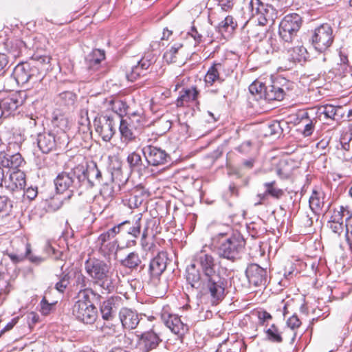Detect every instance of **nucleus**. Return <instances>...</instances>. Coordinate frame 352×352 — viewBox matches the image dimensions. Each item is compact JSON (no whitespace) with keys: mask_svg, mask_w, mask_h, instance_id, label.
<instances>
[{"mask_svg":"<svg viewBox=\"0 0 352 352\" xmlns=\"http://www.w3.org/2000/svg\"><path fill=\"white\" fill-rule=\"evenodd\" d=\"M192 261L200 269L203 278L221 272L217 266V259L211 252H208L204 248L194 254Z\"/></svg>","mask_w":352,"mask_h":352,"instance_id":"obj_10","label":"nucleus"},{"mask_svg":"<svg viewBox=\"0 0 352 352\" xmlns=\"http://www.w3.org/2000/svg\"><path fill=\"white\" fill-rule=\"evenodd\" d=\"M36 143L39 150L47 154L57 149H65L69 141L68 136L65 132L55 134L45 131L38 134Z\"/></svg>","mask_w":352,"mask_h":352,"instance_id":"obj_5","label":"nucleus"},{"mask_svg":"<svg viewBox=\"0 0 352 352\" xmlns=\"http://www.w3.org/2000/svg\"><path fill=\"white\" fill-rule=\"evenodd\" d=\"M23 102L24 99L20 92L0 91L1 117L8 118L14 116L18 113V109Z\"/></svg>","mask_w":352,"mask_h":352,"instance_id":"obj_13","label":"nucleus"},{"mask_svg":"<svg viewBox=\"0 0 352 352\" xmlns=\"http://www.w3.org/2000/svg\"><path fill=\"white\" fill-rule=\"evenodd\" d=\"M141 219L142 214H139L133 225L130 223L129 226L125 227L124 232L131 234L135 238H138L141 232Z\"/></svg>","mask_w":352,"mask_h":352,"instance_id":"obj_53","label":"nucleus"},{"mask_svg":"<svg viewBox=\"0 0 352 352\" xmlns=\"http://www.w3.org/2000/svg\"><path fill=\"white\" fill-rule=\"evenodd\" d=\"M236 150L244 155L250 154L252 150V143L250 140L245 141L237 147Z\"/></svg>","mask_w":352,"mask_h":352,"instance_id":"obj_61","label":"nucleus"},{"mask_svg":"<svg viewBox=\"0 0 352 352\" xmlns=\"http://www.w3.org/2000/svg\"><path fill=\"white\" fill-rule=\"evenodd\" d=\"M99 329L104 336L117 337L120 334L118 324L112 323L111 320H105L103 324L99 327Z\"/></svg>","mask_w":352,"mask_h":352,"instance_id":"obj_49","label":"nucleus"},{"mask_svg":"<svg viewBox=\"0 0 352 352\" xmlns=\"http://www.w3.org/2000/svg\"><path fill=\"white\" fill-rule=\"evenodd\" d=\"M126 162L132 172L142 175L147 170L148 166L143 163L140 154L132 152L127 156Z\"/></svg>","mask_w":352,"mask_h":352,"instance_id":"obj_34","label":"nucleus"},{"mask_svg":"<svg viewBox=\"0 0 352 352\" xmlns=\"http://www.w3.org/2000/svg\"><path fill=\"white\" fill-rule=\"evenodd\" d=\"M21 248L24 249V252L17 248L15 251L6 252V255L9 257L14 264H18L26 259L28 254L32 252L31 245L29 243H21Z\"/></svg>","mask_w":352,"mask_h":352,"instance_id":"obj_36","label":"nucleus"},{"mask_svg":"<svg viewBox=\"0 0 352 352\" xmlns=\"http://www.w3.org/2000/svg\"><path fill=\"white\" fill-rule=\"evenodd\" d=\"M119 318L124 329H134L140 322L138 313L131 309L122 307L119 311Z\"/></svg>","mask_w":352,"mask_h":352,"instance_id":"obj_27","label":"nucleus"},{"mask_svg":"<svg viewBox=\"0 0 352 352\" xmlns=\"http://www.w3.org/2000/svg\"><path fill=\"white\" fill-rule=\"evenodd\" d=\"M302 24V16L297 13L285 15L279 24L278 34L283 42L291 44Z\"/></svg>","mask_w":352,"mask_h":352,"instance_id":"obj_6","label":"nucleus"},{"mask_svg":"<svg viewBox=\"0 0 352 352\" xmlns=\"http://www.w3.org/2000/svg\"><path fill=\"white\" fill-rule=\"evenodd\" d=\"M346 211L347 212V214L349 213V212L342 206H340L339 208H334L328 222L343 223V217Z\"/></svg>","mask_w":352,"mask_h":352,"instance_id":"obj_57","label":"nucleus"},{"mask_svg":"<svg viewBox=\"0 0 352 352\" xmlns=\"http://www.w3.org/2000/svg\"><path fill=\"white\" fill-rule=\"evenodd\" d=\"M142 152L148 165L157 166L167 163L170 160L169 155L157 146L148 145L142 148Z\"/></svg>","mask_w":352,"mask_h":352,"instance_id":"obj_20","label":"nucleus"},{"mask_svg":"<svg viewBox=\"0 0 352 352\" xmlns=\"http://www.w3.org/2000/svg\"><path fill=\"white\" fill-rule=\"evenodd\" d=\"M263 45H265L264 47L267 54L278 52L280 50L278 45L276 38L272 36L263 42Z\"/></svg>","mask_w":352,"mask_h":352,"instance_id":"obj_58","label":"nucleus"},{"mask_svg":"<svg viewBox=\"0 0 352 352\" xmlns=\"http://www.w3.org/2000/svg\"><path fill=\"white\" fill-rule=\"evenodd\" d=\"M155 62V58L151 53L145 54L135 65L131 67V72H127L126 77L130 81L136 80L140 76H144L152 64Z\"/></svg>","mask_w":352,"mask_h":352,"instance_id":"obj_23","label":"nucleus"},{"mask_svg":"<svg viewBox=\"0 0 352 352\" xmlns=\"http://www.w3.org/2000/svg\"><path fill=\"white\" fill-rule=\"evenodd\" d=\"M266 339L271 342L281 343L283 342V337L281 332L275 324H272L269 329L265 331Z\"/></svg>","mask_w":352,"mask_h":352,"instance_id":"obj_51","label":"nucleus"},{"mask_svg":"<svg viewBox=\"0 0 352 352\" xmlns=\"http://www.w3.org/2000/svg\"><path fill=\"white\" fill-rule=\"evenodd\" d=\"M54 184L58 193L69 191L67 197L70 198L74 190L81 186L80 181L78 179V173L76 172V167L69 173L62 172L59 173L54 179Z\"/></svg>","mask_w":352,"mask_h":352,"instance_id":"obj_14","label":"nucleus"},{"mask_svg":"<svg viewBox=\"0 0 352 352\" xmlns=\"http://www.w3.org/2000/svg\"><path fill=\"white\" fill-rule=\"evenodd\" d=\"M120 263L123 267L131 271L137 270L139 267L143 269L144 267L140 254L135 251L129 253Z\"/></svg>","mask_w":352,"mask_h":352,"instance_id":"obj_33","label":"nucleus"},{"mask_svg":"<svg viewBox=\"0 0 352 352\" xmlns=\"http://www.w3.org/2000/svg\"><path fill=\"white\" fill-rule=\"evenodd\" d=\"M265 85L260 82L255 81L249 86V91L252 96V100L256 101L263 100V90Z\"/></svg>","mask_w":352,"mask_h":352,"instance_id":"obj_50","label":"nucleus"},{"mask_svg":"<svg viewBox=\"0 0 352 352\" xmlns=\"http://www.w3.org/2000/svg\"><path fill=\"white\" fill-rule=\"evenodd\" d=\"M97 247L98 252L106 258L114 252L116 243H98Z\"/></svg>","mask_w":352,"mask_h":352,"instance_id":"obj_56","label":"nucleus"},{"mask_svg":"<svg viewBox=\"0 0 352 352\" xmlns=\"http://www.w3.org/2000/svg\"><path fill=\"white\" fill-rule=\"evenodd\" d=\"M63 204V199L60 195H56L50 199L49 207L53 210L59 209Z\"/></svg>","mask_w":352,"mask_h":352,"instance_id":"obj_63","label":"nucleus"},{"mask_svg":"<svg viewBox=\"0 0 352 352\" xmlns=\"http://www.w3.org/2000/svg\"><path fill=\"white\" fill-rule=\"evenodd\" d=\"M117 122L114 116H101L94 121L95 131L103 141L109 142L116 133Z\"/></svg>","mask_w":352,"mask_h":352,"instance_id":"obj_15","label":"nucleus"},{"mask_svg":"<svg viewBox=\"0 0 352 352\" xmlns=\"http://www.w3.org/2000/svg\"><path fill=\"white\" fill-rule=\"evenodd\" d=\"M122 202L129 208L139 207L144 201L142 192L138 189H133L130 192L121 194Z\"/></svg>","mask_w":352,"mask_h":352,"instance_id":"obj_30","label":"nucleus"},{"mask_svg":"<svg viewBox=\"0 0 352 352\" xmlns=\"http://www.w3.org/2000/svg\"><path fill=\"white\" fill-rule=\"evenodd\" d=\"M26 185V177L20 169L6 170L0 167V187L10 192L24 190Z\"/></svg>","mask_w":352,"mask_h":352,"instance_id":"obj_8","label":"nucleus"},{"mask_svg":"<svg viewBox=\"0 0 352 352\" xmlns=\"http://www.w3.org/2000/svg\"><path fill=\"white\" fill-rule=\"evenodd\" d=\"M228 281L221 272L203 278L201 289L212 305H218L228 293Z\"/></svg>","mask_w":352,"mask_h":352,"instance_id":"obj_1","label":"nucleus"},{"mask_svg":"<svg viewBox=\"0 0 352 352\" xmlns=\"http://www.w3.org/2000/svg\"><path fill=\"white\" fill-rule=\"evenodd\" d=\"M160 315L164 324L179 339H182L184 335L188 333V324L184 323L178 315L173 314L168 305L162 307Z\"/></svg>","mask_w":352,"mask_h":352,"instance_id":"obj_12","label":"nucleus"},{"mask_svg":"<svg viewBox=\"0 0 352 352\" xmlns=\"http://www.w3.org/2000/svg\"><path fill=\"white\" fill-rule=\"evenodd\" d=\"M76 95L69 91L60 93L58 96V101L63 105L69 106L74 104L76 100Z\"/></svg>","mask_w":352,"mask_h":352,"instance_id":"obj_55","label":"nucleus"},{"mask_svg":"<svg viewBox=\"0 0 352 352\" xmlns=\"http://www.w3.org/2000/svg\"><path fill=\"white\" fill-rule=\"evenodd\" d=\"M6 45L8 52L14 58L20 56L21 53L27 49L25 43L19 38L12 40L9 42L8 41Z\"/></svg>","mask_w":352,"mask_h":352,"instance_id":"obj_38","label":"nucleus"},{"mask_svg":"<svg viewBox=\"0 0 352 352\" xmlns=\"http://www.w3.org/2000/svg\"><path fill=\"white\" fill-rule=\"evenodd\" d=\"M128 114L129 116L125 119L140 131L146 123L143 111L142 110L135 111L129 112Z\"/></svg>","mask_w":352,"mask_h":352,"instance_id":"obj_43","label":"nucleus"},{"mask_svg":"<svg viewBox=\"0 0 352 352\" xmlns=\"http://www.w3.org/2000/svg\"><path fill=\"white\" fill-rule=\"evenodd\" d=\"M289 54L291 58L294 61H305L308 57L307 49L302 45H298L293 47H284Z\"/></svg>","mask_w":352,"mask_h":352,"instance_id":"obj_39","label":"nucleus"},{"mask_svg":"<svg viewBox=\"0 0 352 352\" xmlns=\"http://www.w3.org/2000/svg\"><path fill=\"white\" fill-rule=\"evenodd\" d=\"M76 170L78 173L81 186L86 188H92L102 182V173L96 163L87 166L86 168L83 166H77Z\"/></svg>","mask_w":352,"mask_h":352,"instance_id":"obj_16","label":"nucleus"},{"mask_svg":"<svg viewBox=\"0 0 352 352\" xmlns=\"http://www.w3.org/2000/svg\"><path fill=\"white\" fill-rule=\"evenodd\" d=\"M237 26V23L234 21L232 16H227L225 19L219 23L218 28L219 31L232 32Z\"/></svg>","mask_w":352,"mask_h":352,"instance_id":"obj_54","label":"nucleus"},{"mask_svg":"<svg viewBox=\"0 0 352 352\" xmlns=\"http://www.w3.org/2000/svg\"><path fill=\"white\" fill-rule=\"evenodd\" d=\"M282 124H287L285 122L274 120L263 126V132L265 136L280 135L283 132Z\"/></svg>","mask_w":352,"mask_h":352,"instance_id":"obj_40","label":"nucleus"},{"mask_svg":"<svg viewBox=\"0 0 352 352\" xmlns=\"http://www.w3.org/2000/svg\"><path fill=\"white\" fill-rule=\"evenodd\" d=\"M333 39V29L331 25L323 23L314 29L310 41L317 51L324 52L331 47Z\"/></svg>","mask_w":352,"mask_h":352,"instance_id":"obj_9","label":"nucleus"},{"mask_svg":"<svg viewBox=\"0 0 352 352\" xmlns=\"http://www.w3.org/2000/svg\"><path fill=\"white\" fill-rule=\"evenodd\" d=\"M167 254L165 252H159L153 257L149 263L148 273L151 278H158L166 269Z\"/></svg>","mask_w":352,"mask_h":352,"instance_id":"obj_25","label":"nucleus"},{"mask_svg":"<svg viewBox=\"0 0 352 352\" xmlns=\"http://www.w3.org/2000/svg\"><path fill=\"white\" fill-rule=\"evenodd\" d=\"M195 262L187 266L186 270V279L190 286L195 289L201 288L203 285V276L200 273V269L197 267Z\"/></svg>","mask_w":352,"mask_h":352,"instance_id":"obj_29","label":"nucleus"},{"mask_svg":"<svg viewBox=\"0 0 352 352\" xmlns=\"http://www.w3.org/2000/svg\"><path fill=\"white\" fill-rule=\"evenodd\" d=\"M76 294V297L78 298V299L74 302V304H78L80 302H82L85 305H94L91 301V296L97 298L98 300L101 298V296L95 290H94L91 287L81 292H78Z\"/></svg>","mask_w":352,"mask_h":352,"instance_id":"obj_41","label":"nucleus"},{"mask_svg":"<svg viewBox=\"0 0 352 352\" xmlns=\"http://www.w3.org/2000/svg\"><path fill=\"white\" fill-rule=\"evenodd\" d=\"M104 104L108 109H111V111L115 113L114 116L116 118V121L124 119L122 117L127 113L128 106L126 102L119 99H106Z\"/></svg>","mask_w":352,"mask_h":352,"instance_id":"obj_32","label":"nucleus"},{"mask_svg":"<svg viewBox=\"0 0 352 352\" xmlns=\"http://www.w3.org/2000/svg\"><path fill=\"white\" fill-rule=\"evenodd\" d=\"M183 45L179 43H175L170 49L166 50L163 56V58L168 64L175 63L177 62V56L179 54V50Z\"/></svg>","mask_w":352,"mask_h":352,"instance_id":"obj_45","label":"nucleus"},{"mask_svg":"<svg viewBox=\"0 0 352 352\" xmlns=\"http://www.w3.org/2000/svg\"><path fill=\"white\" fill-rule=\"evenodd\" d=\"M284 89L276 85H270L264 87L263 101H280L284 98Z\"/></svg>","mask_w":352,"mask_h":352,"instance_id":"obj_35","label":"nucleus"},{"mask_svg":"<svg viewBox=\"0 0 352 352\" xmlns=\"http://www.w3.org/2000/svg\"><path fill=\"white\" fill-rule=\"evenodd\" d=\"M339 109L340 107H338L327 104L319 107L317 113L320 116L324 115L325 118L335 119L334 117L336 115L337 110Z\"/></svg>","mask_w":352,"mask_h":352,"instance_id":"obj_52","label":"nucleus"},{"mask_svg":"<svg viewBox=\"0 0 352 352\" xmlns=\"http://www.w3.org/2000/svg\"><path fill=\"white\" fill-rule=\"evenodd\" d=\"M245 275L249 283L255 287L265 286L267 283V270L258 264H250L246 268Z\"/></svg>","mask_w":352,"mask_h":352,"instance_id":"obj_22","label":"nucleus"},{"mask_svg":"<svg viewBox=\"0 0 352 352\" xmlns=\"http://www.w3.org/2000/svg\"><path fill=\"white\" fill-rule=\"evenodd\" d=\"M287 324L289 328L294 330L301 325V322L298 317L296 314H294L288 318Z\"/></svg>","mask_w":352,"mask_h":352,"instance_id":"obj_64","label":"nucleus"},{"mask_svg":"<svg viewBox=\"0 0 352 352\" xmlns=\"http://www.w3.org/2000/svg\"><path fill=\"white\" fill-rule=\"evenodd\" d=\"M19 144L16 142H9L5 148L0 151V167L11 170H16L25 164L21 154L18 151Z\"/></svg>","mask_w":352,"mask_h":352,"instance_id":"obj_7","label":"nucleus"},{"mask_svg":"<svg viewBox=\"0 0 352 352\" xmlns=\"http://www.w3.org/2000/svg\"><path fill=\"white\" fill-rule=\"evenodd\" d=\"M122 304L120 296H113L103 301L100 306V311L104 320H111Z\"/></svg>","mask_w":352,"mask_h":352,"instance_id":"obj_24","label":"nucleus"},{"mask_svg":"<svg viewBox=\"0 0 352 352\" xmlns=\"http://www.w3.org/2000/svg\"><path fill=\"white\" fill-rule=\"evenodd\" d=\"M266 193L274 199H279L284 195V190L277 186L275 180L263 184Z\"/></svg>","mask_w":352,"mask_h":352,"instance_id":"obj_46","label":"nucleus"},{"mask_svg":"<svg viewBox=\"0 0 352 352\" xmlns=\"http://www.w3.org/2000/svg\"><path fill=\"white\" fill-rule=\"evenodd\" d=\"M199 94V91L195 86L184 88L180 91V95L177 98L175 104L177 107L188 106L189 102L197 100Z\"/></svg>","mask_w":352,"mask_h":352,"instance_id":"obj_31","label":"nucleus"},{"mask_svg":"<svg viewBox=\"0 0 352 352\" xmlns=\"http://www.w3.org/2000/svg\"><path fill=\"white\" fill-rule=\"evenodd\" d=\"M114 237L111 235V234L107 230L106 232L100 234L97 239L96 243H116V241H113Z\"/></svg>","mask_w":352,"mask_h":352,"instance_id":"obj_62","label":"nucleus"},{"mask_svg":"<svg viewBox=\"0 0 352 352\" xmlns=\"http://www.w3.org/2000/svg\"><path fill=\"white\" fill-rule=\"evenodd\" d=\"M119 121V131L120 133L121 142L127 144L134 141L140 131L135 126H133L125 118L120 119Z\"/></svg>","mask_w":352,"mask_h":352,"instance_id":"obj_26","label":"nucleus"},{"mask_svg":"<svg viewBox=\"0 0 352 352\" xmlns=\"http://www.w3.org/2000/svg\"><path fill=\"white\" fill-rule=\"evenodd\" d=\"M72 311L78 320L85 324H93L98 317L97 309L94 305H85L80 302L74 304Z\"/></svg>","mask_w":352,"mask_h":352,"instance_id":"obj_18","label":"nucleus"},{"mask_svg":"<svg viewBox=\"0 0 352 352\" xmlns=\"http://www.w3.org/2000/svg\"><path fill=\"white\" fill-rule=\"evenodd\" d=\"M41 64L39 60L18 64L12 72L16 83L24 85L30 82L34 84L42 80L45 75L40 68Z\"/></svg>","mask_w":352,"mask_h":352,"instance_id":"obj_3","label":"nucleus"},{"mask_svg":"<svg viewBox=\"0 0 352 352\" xmlns=\"http://www.w3.org/2000/svg\"><path fill=\"white\" fill-rule=\"evenodd\" d=\"M135 349L138 352H149L155 349L162 342L160 334L154 328L138 335Z\"/></svg>","mask_w":352,"mask_h":352,"instance_id":"obj_17","label":"nucleus"},{"mask_svg":"<svg viewBox=\"0 0 352 352\" xmlns=\"http://www.w3.org/2000/svg\"><path fill=\"white\" fill-rule=\"evenodd\" d=\"M230 60H224L221 62L214 63L208 69L205 76V82L208 86H212L216 81H223L221 74L225 73L228 75L233 70L229 67Z\"/></svg>","mask_w":352,"mask_h":352,"instance_id":"obj_19","label":"nucleus"},{"mask_svg":"<svg viewBox=\"0 0 352 352\" xmlns=\"http://www.w3.org/2000/svg\"><path fill=\"white\" fill-rule=\"evenodd\" d=\"M54 307V303H50L45 296H43L42 300L40 302V312L43 316L49 315L51 311L53 310Z\"/></svg>","mask_w":352,"mask_h":352,"instance_id":"obj_59","label":"nucleus"},{"mask_svg":"<svg viewBox=\"0 0 352 352\" xmlns=\"http://www.w3.org/2000/svg\"><path fill=\"white\" fill-rule=\"evenodd\" d=\"M296 168L292 160H283L279 162L276 167V174L282 179L292 178Z\"/></svg>","mask_w":352,"mask_h":352,"instance_id":"obj_37","label":"nucleus"},{"mask_svg":"<svg viewBox=\"0 0 352 352\" xmlns=\"http://www.w3.org/2000/svg\"><path fill=\"white\" fill-rule=\"evenodd\" d=\"M72 272L61 273L58 278L59 280L55 284L54 288L60 293L63 294L66 289L69 286L71 288Z\"/></svg>","mask_w":352,"mask_h":352,"instance_id":"obj_47","label":"nucleus"},{"mask_svg":"<svg viewBox=\"0 0 352 352\" xmlns=\"http://www.w3.org/2000/svg\"><path fill=\"white\" fill-rule=\"evenodd\" d=\"M13 202L7 196H0V219H3L11 214Z\"/></svg>","mask_w":352,"mask_h":352,"instance_id":"obj_48","label":"nucleus"},{"mask_svg":"<svg viewBox=\"0 0 352 352\" xmlns=\"http://www.w3.org/2000/svg\"><path fill=\"white\" fill-rule=\"evenodd\" d=\"M252 19L259 25H266L274 21L276 10L270 4L264 3L261 0H250L249 3Z\"/></svg>","mask_w":352,"mask_h":352,"instance_id":"obj_11","label":"nucleus"},{"mask_svg":"<svg viewBox=\"0 0 352 352\" xmlns=\"http://www.w3.org/2000/svg\"><path fill=\"white\" fill-rule=\"evenodd\" d=\"M71 291L78 292L90 287L92 280L89 277L86 276L81 270H75L72 271Z\"/></svg>","mask_w":352,"mask_h":352,"instance_id":"obj_28","label":"nucleus"},{"mask_svg":"<svg viewBox=\"0 0 352 352\" xmlns=\"http://www.w3.org/2000/svg\"><path fill=\"white\" fill-rule=\"evenodd\" d=\"M245 245V241L242 234L235 232L220 243L217 254L220 258L234 261L240 257Z\"/></svg>","mask_w":352,"mask_h":352,"instance_id":"obj_4","label":"nucleus"},{"mask_svg":"<svg viewBox=\"0 0 352 352\" xmlns=\"http://www.w3.org/2000/svg\"><path fill=\"white\" fill-rule=\"evenodd\" d=\"M130 225V221L126 220L122 221V223L113 226V228L108 230V231L111 234V235L115 238L116 236L120 232H124V228L127 226Z\"/></svg>","mask_w":352,"mask_h":352,"instance_id":"obj_60","label":"nucleus"},{"mask_svg":"<svg viewBox=\"0 0 352 352\" xmlns=\"http://www.w3.org/2000/svg\"><path fill=\"white\" fill-rule=\"evenodd\" d=\"M309 202L311 210L315 213L318 212L324 205L322 192L313 190Z\"/></svg>","mask_w":352,"mask_h":352,"instance_id":"obj_44","label":"nucleus"},{"mask_svg":"<svg viewBox=\"0 0 352 352\" xmlns=\"http://www.w3.org/2000/svg\"><path fill=\"white\" fill-rule=\"evenodd\" d=\"M104 59V52L98 49L94 50L87 56L85 59L87 69L91 75L96 73V76H99L106 72V68L102 65Z\"/></svg>","mask_w":352,"mask_h":352,"instance_id":"obj_21","label":"nucleus"},{"mask_svg":"<svg viewBox=\"0 0 352 352\" xmlns=\"http://www.w3.org/2000/svg\"><path fill=\"white\" fill-rule=\"evenodd\" d=\"M84 267L93 283L105 288V283L111 276V265L109 262L96 257H89L85 261Z\"/></svg>","mask_w":352,"mask_h":352,"instance_id":"obj_2","label":"nucleus"},{"mask_svg":"<svg viewBox=\"0 0 352 352\" xmlns=\"http://www.w3.org/2000/svg\"><path fill=\"white\" fill-rule=\"evenodd\" d=\"M12 275L4 265L0 267V294H7L10 292V280Z\"/></svg>","mask_w":352,"mask_h":352,"instance_id":"obj_42","label":"nucleus"}]
</instances>
